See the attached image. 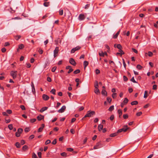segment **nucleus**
I'll list each match as a JSON object with an SVG mask.
<instances>
[{
    "label": "nucleus",
    "mask_w": 158,
    "mask_h": 158,
    "mask_svg": "<svg viewBox=\"0 0 158 158\" xmlns=\"http://www.w3.org/2000/svg\"><path fill=\"white\" fill-rule=\"evenodd\" d=\"M95 112L94 111L89 110L87 111V113L85 115L84 117L82 119L85 118L86 117H91L93 116V115H95Z\"/></svg>",
    "instance_id": "1"
},
{
    "label": "nucleus",
    "mask_w": 158,
    "mask_h": 158,
    "mask_svg": "<svg viewBox=\"0 0 158 158\" xmlns=\"http://www.w3.org/2000/svg\"><path fill=\"white\" fill-rule=\"evenodd\" d=\"M17 71H12L10 72V74L13 78L14 79L16 78Z\"/></svg>",
    "instance_id": "2"
},
{
    "label": "nucleus",
    "mask_w": 158,
    "mask_h": 158,
    "mask_svg": "<svg viewBox=\"0 0 158 158\" xmlns=\"http://www.w3.org/2000/svg\"><path fill=\"white\" fill-rule=\"evenodd\" d=\"M23 131V130L22 128H19L17 130V131L15 133V136L17 137H19Z\"/></svg>",
    "instance_id": "3"
},
{
    "label": "nucleus",
    "mask_w": 158,
    "mask_h": 158,
    "mask_svg": "<svg viewBox=\"0 0 158 158\" xmlns=\"http://www.w3.org/2000/svg\"><path fill=\"white\" fill-rule=\"evenodd\" d=\"M129 128L127 127V125L124 126L123 128L119 129V133L121 132L122 131H124L125 132H126L127 130Z\"/></svg>",
    "instance_id": "4"
},
{
    "label": "nucleus",
    "mask_w": 158,
    "mask_h": 158,
    "mask_svg": "<svg viewBox=\"0 0 158 158\" xmlns=\"http://www.w3.org/2000/svg\"><path fill=\"white\" fill-rule=\"evenodd\" d=\"M81 48V47L80 46H77L75 48H73L71 50V53H74L75 51L79 50Z\"/></svg>",
    "instance_id": "5"
},
{
    "label": "nucleus",
    "mask_w": 158,
    "mask_h": 158,
    "mask_svg": "<svg viewBox=\"0 0 158 158\" xmlns=\"http://www.w3.org/2000/svg\"><path fill=\"white\" fill-rule=\"evenodd\" d=\"M59 51V48L58 47H56L54 50L53 52L54 56V57H55L56 56H57Z\"/></svg>",
    "instance_id": "6"
},
{
    "label": "nucleus",
    "mask_w": 158,
    "mask_h": 158,
    "mask_svg": "<svg viewBox=\"0 0 158 158\" xmlns=\"http://www.w3.org/2000/svg\"><path fill=\"white\" fill-rule=\"evenodd\" d=\"M69 62L71 64L74 66H75L76 64V63L74 59L72 58L69 59Z\"/></svg>",
    "instance_id": "7"
},
{
    "label": "nucleus",
    "mask_w": 158,
    "mask_h": 158,
    "mask_svg": "<svg viewBox=\"0 0 158 158\" xmlns=\"http://www.w3.org/2000/svg\"><path fill=\"white\" fill-rule=\"evenodd\" d=\"M122 48V46L119 44V55L121 56L124 54V52L121 49Z\"/></svg>",
    "instance_id": "8"
},
{
    "label": "nucleus",
    "mask_w": 158,
    "mask_h": 158,
    "mask_svg": "<svg viewBox=\"0 0 158 158\" xmlns=\"http://www.w3.org/2000/svg\"><path fill=\"white\" fill-rule=\"evenodd\" d=\"M66 107L65 106H62L61 108L58 110V112L60 113H62L64 112L65 110Z\"/></svg>",
    "instance_id": "9"
},
{
    "label": "nucleus",
    "mask_w": 158,
    "mask_h": 158,
    "mask_svg": "<svg viewBox=\"0 0 158 158\" xmlns=\"http://www.w3.org/2000/svg\"><path fill=\"white\" fill-rule=\"evenodd\" d=\"M102 147L101 144L100 143H98L94 147V149H96L100 148Z\"/></svg>",
    "instance_id": "10"
},
{
    "label": "nucleus",
    "mask_w": 158,
    "mask_h": 158,
    "mask_svg": "<svg viewBox=\"0 0 158 158\" xmlns=\"http://www.w3.org/2000/svg\"><path fill=\"white\" fill-rule=\"evenodd\" d=\"M78 19L80 20H84L85 19L84 15L82 14H80L79 16Z\"/></svg>",
    "instance_id": "11"
},
{
    "label": "nucleus",
    "mask_w": 158,
    "mask_h": 158,
    "mask_svg": "<svg viewBox=\"0 0 158 158\" xmlns=\"http://www.w3.org/2000/svg\"><path fill=\"white\" fill-rule=\"evenodd\" d=\"M45 125L44 124H42L41 125V127H40L38 130V132H40L42 131V130H43V128L44 127Z\"/></svg>",
    "instance_id": "12"
},
{
    "label": "nucleus",
    "mask_w": 158,
    "mask_h": 158,
    "mask_svg": "<svg viewBox=\"0 0 158 158\" xmlns=\"http://www.w3.org/2000/svg\"><path fill=\"white\" fill-rule=\"evenodd\" d=\"M42 97L43 99L45 101H47L49 99V96L45 94L43 95Z\"/></svg>",
    "instance_id": "13"
},
{
    "label": "nucleus",
    "mask_w": 158,
    "mask_h": 158,
    "mask_svg": "<svg viewBox=\"0 0 158 158\" xmlns=\"http://www.w3.org/2000/svg\"><path fill=\"white\" fill-rule=\"evenodd\" d=\"M44 116H43V115H42L40 114L39 115H38L37 117V119L38 120L40 121L42 119H43L44 118Z\"/></svg>",
    "instance_id": "14"
},
{
    "label": "nucleus",
    "mask_w": 158,
    "mask_h": 158,
    "mask_svg": "<svg viewBox=\"0 0 158 158\" xmlns=\"http://www.w3.org/2000/svg\"><path fill=\"white\" fill-rule=\"evenodd\" d=\"M118 133V130L117 131L116 133H113L110 135V136L111 137H114L117 135Z\"/></svg>",
    "instance_id": "15"
},
{
    "label": "nucleus",
    "mask_w": 158,
    "mask_h": 158,
    "mask_svg": "<svg viewBox=\"0 0 158 158\" xmlns=\"http://www.w3.org/2000/svg\"><path fill=\"white\" fill-rule=\"evenodd\" d=\"M48 107H44L42 108L40 110V112L41 113H42L45 110H47L48 109Z\"/></svg>",
    "instance_id": "16"
},
{
    "label": "nucleus",
    "mask_w": 158,
    "mask_h": 158,
    "mask_svg": "<svg viewBox=\"0 0 158 158\" xmlns=\"http://www.w3.org/2000/svg\"><path fill=\"white\" fill-rule=\"evenodd\" d=\"M103 125L102 124H99L98 126V129L99 131H101L103 129Z\"/></svg>",
    "instance_id": "17"
},
{
    "label": "nucleus",
    "mask_w": 158,
    "mask_h": 158,
    "mask_svg": "<svg viewBox=\"0 0 158 158\" xmlns=\"http://www.w3.org/2000/svg\"><path fill=\"white\" fill-rule=\"evenodd\" d=\"M24 46L23 44H20L19 46V48L17 49V51H18L19 49H23L24 48Z\"/></svg>",
    "instance_id": "18"
},
{
    "label": "nucleus",
    "mask_w": 158,
    "mask_h": 158,
    "mask_svg": "<svg viewBox=\"0 0 158 158\" xmlns=\"http://www.w3.org/2000/svg\"><path fill=\"white\" fill-rule=\"evenodd\" d=\"M89 62L88 61H85L84 62L83 64L84 66V69H85L86 67L88 65Z\"/></svg>",
    "instance_id": "19"
},
{
    "label": "nucleus",
    "mask_w": 158,
    "mask_h": 158,
    "mask_svg": "<svg viewBox=\"0 0 158 158\" xmlns=\"http://www.w3.org/2000/svg\"><path fill=\"white\" fill-rule=\"evenodd\" d=\"M44 2V5L45 7H47L49 6L50 5V2Z\"/></svg>",
    "instance_id": "20"
},
{
    "label": "nucleus",
    "mask_w": 158,
    "mask_h": 158,
    "mask_svg": "<svg viewBox=\"0 0 158 158\" xmlns=\"http://www.w3.org/2000/svg\"><path fill=\"white\" fill-rule=\"evenodd\" d=\"M138 102L137 101H135L132 102L131 103V105H136L138 104Z\"/></svg>",
    "instance_id": "21"
},
{
    "label": "nucleus",
    "mask_w": 158,
    "mask_h": 158,
    "mask_svg": "<svg viewBox=\"0 0 158 158\" xmlns=\"http://www.w3.org/2000/svg\"><path fill=\"white\" fill-rule=\"evenodd\" d=\"M128 102V99L127 98H124V99L123 102L125 104H126Z\"/></svg>",
    "instance_id": "22"
},
{
    "label": "nucleus",
    "mask_w": 158,
    "mask_h": 158,
    "mask_svg": "<svg viewBox=\"0 0 158 158\" xmlns=\"http://www.w3.org/2000/svg\"><path fill=\"white\" fill-rule=\"evenodd\" d=\"M102 95H107V92L104 89H102Z\"/></svg>",
    "instance_id": "23"
},
{
    "label": "nucleus",
    "mask_w": 158,
    "mask_h": 158,
    "mask_svg": "<svg viewBox=\"0 0 158 158\" xmlns=\"http://www.w3.org/2000/svg\"><path fill=\"white\" fill-rule=\"evenodd\" d=\"M148 96V92L147 91H145L143 97L144 98H146Z\"/></svg>",
    "instance_id": "24"
},
{
    "label": "nucleus",
    "mask_w": 158,
    "mask_h": 158,
    "mask_svg": "<svg viewBox=\"0 0 158 158\" xmlns=\"http://www.w3.org/2000/svg\"><path fill=\"white\" fill-rule=\"evenodd\" d=\"M15 145L17 148H20L21 147L20 144L19 142H16L15 143Z\"/></svg>",
    "instance_id": "25"
},
{
    "label": "nucleus",
    "mask_w": 158,
    "mask_h": 158,
    "mask_svg": "<svg viewBox=\"0 0 158 158\" xmlns=\"http://www.w3.org/2000/svg\"><path fill=\"white\" fill-rule=\"evenodd\" d=\"M94 92L95 93L97 94H98L100 93V92L98 88H95V89L94 90Z\"/></svg>",
    "instance_id": "26"
},
{
    "label": "nucleus",
    "mask_w": 158,
    "mask_h": 158,
    "mask_svg": "<svg viewBox=\"0 0 158 158\" xmlns=\"http://www.w3.org/2000/svg\"><path fill=\"white\" fill-rule=\"evenodd\" d=\"M80 70L79 69H77L76 70L74 71L73 72V73L74 74H77V73H80Z\"/></svg>",
    "instance_id": "27"
},
{
    "label": "nucleus",
    "mask_w": 158,
    "mask_h": 158,
    "mask_svg": "<svg viewBox=\"0 0 158 158\" xmlns=\"http://www.w3.org/2000/svg\"><path fill=\"white\" fill-rule=\"evenodd\" d=\"M15 39L17 40H18L19 39L21 38V36L20 35H17L15 36Z\"/></svg>",
    "instance_id": "28"
},
{
    "label": "nucleus",
    "mask_w": 158,
    "mask_h": 158,
    "mask_svg": "<svg viewBox=\"0 0 158 158\" xmlns=\"http://www.w3.org/2000/svg\"><path fill=\"white\" fill-rule=\"evenodd\" d=\"M50 93L55 95L56 94V90L54 89H52L50 91Z\"/></svg>",
    "instance_id": "29"
},
{
    "label": "nucleus",
    "mask_w": 158,
    "mask_h": 158,
    "mask_svg": "<svg viewBox=\"0 0 158 158\" xmlns=\"http://www.w3.org/2000/svg\"><path fill=\"white\" fill-rule=\"evenodd\" d=\"M114 106H111L109 108L108 110L110 111H111L114 110Z\"/></svg>",
    "instance_id": "30"
},
{
    "label": "nucleus",
    "mask_w": 158,
    "mask_h": 158,
    "mask_svg": "<svg viewBox=\"0 0 158 158\" xmlns=\"http://www.w3.org/2000/svg\"><path fill=\"white\" fill-rule=\"evenodd\" d=\"M142 68L143 67L140 64H138L136 66V68L139 70H141Z\"/></svg>",
    "instance_id": "31"
},
{
    "label": "nucleus",
    "mask_w": 158,
    "mask_h": 158,
    "mask_svg": "<svg viewBox=\"0 0 158 158\" xmlns=\"http://www.w3.org/2000/svg\"><path fill=\"white\" fill-rule=\"evenodd\" d=\"M118 31L114 35L113 38L114 39H116L118 36Z\"/></svg>",
    "instance_id": "32"
},
{
    "label": "nucleus",
    "mask_w": 158,
    "mask_h": 158,
    "mask_svg": "<svg viewBox=\"0 0 158 158\" xmlns=\"http://www.w3.org/2000/svg\"><path fill=\"white\" fill-rule=\"evenodd\" d=\"M63 10L62 9H60L59 11V14L60 15H63Z\"/></svg>",
    "instance_id": "33"
},
{
    "label": "nucleus",
    "mask_w": 158,
    "mask_h": 158,
    "mask_svg": "<svg viewBox=\"0 0 158 158\" xmlns=\"http://www.w3.org/2000/svg\"><path fill=\"white\" fill-rule=\"evenodd\" d=\"M8 127L10 130H12L13 128L12 124H10L8 125Z\"/></svg>",
    "instance_id": "34"
},
{
    "label": "nucleus",
    "mask_w": 158,
    "mask_h": 158,
    "mask_svg": "<svg viewBox=\"0 0 158 158\" xmlns=\"http://www.w3.org/2000/svg\"><path fill=\"white\" fill-rule=\"evenodd\" d=\"M94 87L95 88H98V82L97 81H96V84L94 85Z\"/></svg>",
    "instance_id": "35"
},
{
    "label": "nucleus",
    "mask_w": 158,
    "mask_h": 158,
    "mask_svg": "<svg viewBox=\"0 0 158 158\" xmlns=\"http://www.w3.org/2000/svg\"><path fill=\"white\" fill-rule=\"evenodd\" d=\"M60 155L64 157H66L67 156V154L65 152H63L61 153Z\"/></svg>",
    "instance_id": "36"
},
{
    "label": "nucleus",
    "mask_w": 158,
    "mask_h": 158,
    "mask_svg": "<svg viewBox=\"0 0 158 158\" xmlns=\"http://www.w3.org/2000/svg\"><path fill=\"white\" fill-rule=\"evenodd\" d=\"M30 131V129L29 127H27L24 129V131L26 132H27Z\"/></svg>",
    "instance_id": "37"
},
{
    "label": "nucleus",
    "mask_w": 158,
    "mask_h": 158,
    "mask_svg": "<svg viewBox=\"0 0 158 158\" xmlns=\"http://www.w3.org/2000/svg\"><path fill=\"white\" fill-rule=\"evenodd\" d=\"M123 117L124 119H126L128 118V115L127 114H124L123 115Z\"/></svg>",
    "instance_id": "38"
},
{
    "label": "nucleus",
    "mask_w": 158,
    "mask_h": 158,
    "mask_svg": "<svg viewBox=\"0 0 158 158\" xmlns=\"http://www.w3.org/2000/svg\"><path fill=\"white\" fill-rule=\"evenodd\" d=\"M111 100L112 99L110 98L109 97H107V101L108 102H109V103H110L111 101Z\"/></svg>",
    "instance_id": "39"
},
{
    "label": "nucleus",
    "mask_w": 158,
    "mask_h": 158,
    "mask_svg": "<svg viewBox=\"0 0 158 158\" xmlns=\"http://www.w3.org/2000/svg\"><path fill=\"white\" fill-rule=\"evenodd\" d=\"M27 148H28V147L26 145H25L23 146L22 148L23 150H25L26 149H27Z\"/></svg>",
    "instance_id": "40"
},
{
    "label": "nucleus",
    "mask_w": 158,
    "mask_h": 158,
    "mask_svg": "<svg viewBox=\"0 0 158 158\" xmlns=\"http://www.w3.org/2000/svg\"><path fill=\"white\" fill-rule=\"evenodd\" d=\"M130 81L134 83H137V82L135 80L134 78V77H133L131 79Z\"/></svg>",
    "instance_id": "41"
},
{
    "label": "nucleus",
    "mask_w": 158,
    "mask_h": 158,
    "mask_svg": "<svg viewBox=\"0 0 158 158\" xmlns=\"http://www.w3.org/2000/svg\"><path fill=\"white\" fill-rule=\"evenodd\" d=\"M99 54L100 56L103 57L104 56V53L102 52H99Z\"/></svg>",
    "instance_id": "42"
},
{
    "label": "nucleus",
    "mask_w": 158,
    "mask_h": 158,
    "mask_svg": "<svg viewBox=\"0 0 158 158\" xmlns=\"http://www.w3.org/2000/svg\"><path fill=\"white\" fill-rule=\"evenodd\" d=\"M51 141H50V140H49V139H48L47 140H46V141L45 142V145H47L48 144H49V143H51Z\"/></svg>",
    "instance_id": "43"
},
{
    "label": "nucleus",
    "mask_w": 158,
    "mask_h": 158,
    "mask_svg": "<svg viewBox=\"0 0 158 158\" xmlns=\"http://www.w3.org/2000/svg\"><path fill=\"white\" fill-rule=\"evenodd\" d=\"M67 150L69 152H72L73 150V149L71 148H67Z\"/></svg>",
    "instance_id": "44"
},
{
    "label": "nucleus",
    "mask_w": 158,
    "mask_h": 158,
    "mask_svg": "<svg viewBox=\"0 0 158 158\" xmlns=\"http://www.w3.org/2000/svg\"><path fill=\"white\" fill-rule=\"evenodd\" d=\"M123 79L124 81H127L128 80V78H127V77H126L125 76H123Z\"/></svg>",
    "instance_id": "45"
},
{
    "label": "nucleus",
    "mask_w": 158,
    "mask_h": 158,
    "mask_svg": "<svg viewBox=\"0 0 158 158\" xmlns=\"http://www.w3.org/2000/svg\"><path fill=\"white\" fill-rule=\"evenodd\" d=\"M142 114V112H139L136 113V115L137 116H140Z\"/></svg>",
    "instance_id": "46"
},
{
    "label": "nucleus",
    "mask_w": 158,
    "mask_h": 158,
    "mask_svg": "<svg viewBox=\"0 0 158 158\" xmlns=\"http://www.w3.org/2000/svg\"><path fill=\"white\" fill-rule=\"evenodd\" d=\"M112 96L113 98H114L116 97V93H114L112 95Z\"/></svg>",
    "instance_id": "47"
},
{
    "label": "nucleus",
    "mask_w": 158,
    "mask_h": 158,
    "mask_svg": "<svg viewBox=\"0 0 158 158\" xmlns=\"http://www.w3.org/2000/svg\"><path fill=\"white\" fill-rule=\"evenodd\" d=\"M56 69V67L54 66V67H52V70H51L53 72H54L55 71Z\"/></svg>",
    "instance_id": "48"
},
{
    "label": "nucleus",
    "mask_w": 158,
    "mask_h": 158,
    "mask_svg": "<svg viewBox=\"0 0 158 158\" xmlns=\"http://www.w3.org/2000/svg\"><path fill=\"white\" fill-rule=\"evenodd\" d=\"M148 55L149 56H152L153 55V53L152 52L149 51L148 52Z\"/></svg>",
    "instance_id": "49"
},
{
    "label": "nucleus",
    "mask_w": 158,
    "mask_h": 158,
    "mask_svg": "<svg viewBox=\"0 0 158 158\" xmlns=\"http://www.w3.org/2000/svg\"><path fill=\"white\" fill-rule=\"evenodd\" d=\"M36 121V119L35 118L31 119H30V122L31 123L35 122Z\"/></svg>",
    "instance_id": "50"
},
{
    "label": "nucleus",
    "mask_w": 158,
    "mask_h": 158,
    "mask_svg": "<svg viewBox=\"0 0 158 158\" xmlns=\"http://www.w3.org/2000/svg\"><path fill=\"white\" fill-rule=\"evenodd\" d=\"M157 85H154L153 86L152 89L153 90H156L157 89Z\"/></svg>",
    "instance_id": "51"
},
{
    "label": "nucleus",
    "mask_w": 158,
    "mask_h": 158,
    "mask_svg": "<svg viewBox=\"0 0 158 158\" xmlns=\"http://www.w3.org/2000/svg\"><path fill=\"white\" fill-rule=\"evenodd\" d=\"M56 143V139H55L52 142V144H55Z\"/></svg>",
    "instance_id": "52"
},
{
    "label": "nucleus",
    "mask_w": 158,
    "mask_h": 158,
    "mask_svg": "<svg viewBox=\"0 0 158 158\" xmlns=\"http://www.w3.org/2000/svg\"><path fill=\"white\" fill-rule=\"evenodd\" d=\"M132 50L133 51V52H134L135 53H138V52L137 50L136 49L134 48H132Z\"/></svg>",
    "instance_id": "53"
},
{
    "label": "nucleus",
    "mask_w": 158,
    "mask_h": 158,
    "mask_svg": "<svg viewBox=\"0 0 158 158\" xmlns=\"http://www.w3.org/2000/svg\"><path fill=\"white\" fill-rule=\"evenodd\" d=\"M1 51H2V52L4 53L6 52V49L5 48H3L2 49Z\"/></svg>",
    "instance_id": "54"
},
{
    "label": "nucleus",
    "mask_w": 158,
    "mask_h": 158,
    "mask_svg": "<svg viewBox=\"0 0 158 158\" xmlns=\"http://www.w3.org/2000/svg\"><path fill=\"white\" fill-rule=\"evenodd\" d=\"M12 111L10 110H6V112L9 114H10L12 113Z\"/></svg>",
    "instance_id": "55"
},
{
    "label": "nucleus",
    "mask_w": 158,
    "mask_h": 158,
    "mask_svg": "<svg viewBox=\"0 0 158 158\" xmlns=\"http://www.w3.org/2000/svg\"><path fill=\"white\" fill-rule=\"evenodd\" d=\"M20 107L23 110H25V108L24 106L23 105H21L20 106Z\"/></svg>",
    "instance_id": "56"
},
{
    "label": "nucleus",
    "mask_w": 158,
    "mask_h": 158,
    "mask_svg": "<svg viewBox=\"0 0 158 158\" xmlns=\"http://www.w3.org/2000/svg\"><path fill=\"white\" fill-rule=\"evenodd\" d=\"M32 157L33 158H38L36 155L34 153L32 156Z\"/></svg>",
    "instance_id": "57"
},
{
    "label": "nucleus",
    "mask_w": 158,
    "mask_h": 158,
    "mask_svg": "<svg viewBox=\"0 0 158 158\" xmlns=\"http://www.w3.org/2000/svg\"><path fill=\"white\" fill-rule=\"evenodd\" d=\"M10 45V43L8 42H6L5 43L4 46H7Z\"/></svg>",
    "instance_id": "58"
},
{
    "label": "nucleus",
    "mask_w": 158,
    "mask_h": 158,
    "mask_svg": "<svg viewBox=\"0 0 158 158\" xmlns=\"http://www.w3.org/2000/svg\"><path fill=\"white\" fill-rule=\"evenodd\" d=\"M73 71V69L72 68H70L69 71L68 72V73H70Z\"/></svg>",
    "instance_id": "59"
},
{
    "label": "nucleus",
    "mask_w": 158,
    "mask_h": 158,
    "mask_svg": "<svg viewBox=\"0 0 158 158\" xmlns=\"http://www.w3.org/2000/svg\"><path fill=\"white\" fill-rule=\"evenodd\" d=\"M100 73V71L98 69L96 70V73L97 74H98Z\"/></svg>",
    "instance_id": "60"
},
{
    "label": "nucleus",
    "mask_w": 158,
    "mask_h": 158,
    "mask_svg": "<svg viewBox=\"0 0 158 158\" xmlns=\"http://www.w3.org/2000/svg\"><path fill=\"white\" fill-rule=\"evenodd\" d=\"M38 155L40 158L41 157V152H39L37 153Z\"/></svg>",
    "instance_id": "61"
},
{
    "label": "nucleus",
    "mask_w": 158,
    "mask_h": 158,
    "mask_svg": "<svg viewBox=\"0 0 158 158\" xmlns=\"http://www.w3.org/2000/svg\"><path fill=\"white\" fill-rule=\"evenodd\" d=\"M26 67L28 68H29L31 67V65L30 63H27L26 64Z\"/></svg>",
    "instance_id": "62"
},
{
    "label": "nucleus",
    "mask_w": 158,
    "mask_h": 158,
    "mask_svg": "<svg viewBox=\"0 0 158 158\" xmlns=\"http://www.w3.org/2000/svg\"><path fill=\"white\" fill-rule=\"evenodd\" d=\"M25 143V141L23 140H22L21 141V145H23Z\"/></svg>",
    "instance_id": "63"
},
{
    "label": "nucleus",
    "mask_w": 158,
    "mask_h": 158,
    "mask_svg": "<svg viewBox=\"0 0 158 158\" xmlns=\"http://www.w3.org/2000/svg\"><path fill=\"white\" fill-rule=\"evenodd\" d=\"M34 137H35V136H34V135H32L30 136V137H29V139H33V138H34Z\"/></svg>",
    "instance_id": "64"
}]
</instances>
